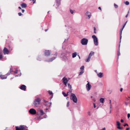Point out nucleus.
I'll list each match as a JSON object with an SVG mask.
<instances>
[{
    "mask_svg": "<svg viewBox=\"0 0 130 130\" xmlns=\"http://www.w3.org/2000/svg\"><path fill=\"white\" fill-rule=\"evenodd\" d=\"M88 41V40L87 39L84 38L81 40V43L83 45H86L87 44Z\"/></svg>",
    "mask_w": 130,
    "mask_h": 130,
    "instance_id": "20e7f679",
    "label": "nucleus"
},
{
    "mask_svg": "<svg viewBox=\"0 0 130 130\" xmlns=\"http://www.w3.org/2000/svg\"><path fill=\"white\" fill-rule=\"evenodd\" d=\"M36 118H37V119L39 120H40L41 119H42V118H41L40 117H37Z\"/></svg>",
    "mask_w": 130,
    "mask_h": 130,
    "instance_id": "c756f323",
    "label": "nucleus"
},
{
    "mask_svg": "<svg viewBox=\"0 0 130 130\" xmlns=\"http://www.w3.org/2000/svg\"><path fill=\"white\" fill-rule=\"evenodd\" d=\"M56 58V57H54L51 58H50V59H49L45 60V61H46L47 62H52L53 60L54 59H55Z\"/></svg>",
    "mask_w": 130,
    "mask_h": 130,
    "instance_id": "1a4fd4ad",
    "label": "nucleus"
},
{
    "mask_svg": "<svg viewBox=\"0 0 130 130\" xmlns=\"http://www.w3.org/2000/svg\"><path fill=\"white\" fill-rule=\"evenodd\" d=\"M18 14L19 16H21L22 15V14L21 12H19L18 13Z\"/></svg>",
    "mask_w": 130,
    "mask_h": 130,
    "instance_id": "4c0bfd02",
    "label": "nucleus"
},
{
    "mask_svg": "<svg viewBox=\"0 0 130 130\" xmlns=\"http://www.w3.org/2000/svg\"><path fill=\"white\" fill-rule=\"evenodd\" d=\"M122 90H123V89L122 88H121L120 89V91L121 92H122Z\"/></svg>",
    "mask_w": 130,
    "mask_h": 130,
    "instance_id": "5fc2aeb1",
    "label": "nucleus"
},
{
    "mask_svg": "<svg viewBox=\"0 0 130 130\" xmlns=\"http://www.w3.org/2000/svg\"><path fill=\"white\" fill-rule=\"evenodd\" d=\"M22 12L23 13H24V12L25 11V10L24 9H22Z\"/></svg>",
    "mask_w": 130,
    "mask_h": 130,
    "instance_id": "49530a36",
    "label": "nucleus"
},
{
    "mask_svg": "<svg viewBox=\"0 0 130 130\" xmlns=\"http://www.w3.org/2000/svg\"><path fill=\"white\" fill-rule=\"evenodd\" d=\"M130 98V97L129 96H128V98H127V100H129V99Z\"/></svg>",
    "mask_w": 130,
    "mask_h": 130,
    "instance_id": "8fccbe9b",
    "label": "nucleus"
},
{
    "mask_svg": "<svg viewBox=\"0 0 130 130\" xmlns=\"http://www.w3.org/2000/svg\"><path fill=\"white\" fill-rule=\"evenodd\" d=\"M114 6L115 8H118V5L115 4H114Z\"/></svg>",
    "mask_w": 130,
    "mask_h": 130,
    "instance_id": "72a5a7b5",
    "label": "nucleus"
},
{
    "mask_svg": "<svg viewBox=\"0 0 130 130\" xmlns=\"http://www.w3.org/2000/svg\"><path fill=\"white\" fill-rule=\"evenodd\" d=\"M94 108H95L96 107L94 103Z\"/></svg>",
    "mask_w": 130,
    "mask_h": 130,
    "instance_id": "864d4df0",
    "label": "nucleus"
},
{
    "mask_svg": "<svg viewBox=\"0 0 130 130\" xmlns=\"http://www.w3.org/2000/svg\"><path fill=\"white\" fill-rule=\"evenodd\" d=\"M128 126V125L126 123L124 125V126Z\"/></svg>",
    "mask_w": 130,
    "mask_h": 130,
    "instance_id": "c03bdc74",
    "label": "nucleus"
},
{
    "mask_svg": "<svg viewBox=\"0 0 130 130\" xmlns=\"http://www.w3.org/2000/svg\"><path fill=\"white\" fill-rule=\"evenodd\" d=\"M68 86L69 87V88L71 89V85L69 84H68Z\"/></svg>",
    "mask_w": 130,
    "mask_h": 130,
    "instance_id": "c9c22d12",
    "label": "nucleus"
},
{
    "mask_svg": "<svg viewBox=\"0 0 130 130\" xmlns=\"http://www.w3.org/2000/svg\"><path fill=\"white\" fill-rule=\"evenodd\" d=\"M63 81L64 84L66 86L67 83L68 82V80L67 78L65 77H64L63 79Z\"/></svg>",
    "mask_w": 130,
    "mask_h": 130,
    "instance_id": "f8f14e48",
    "label": "nucleus"
},
{
    "mask_svg": "<svg viewBox=\"0 0 130 130\" xmlns=\"http://www.w3.org/2000/svg\"><path fill=\"white\" fill-rule=\"evenodd\" d=\"M127 22V21H126L125 22V24L124 25V26H123V27L122 28V29L120 30V39H121V38H122L121 35H122V30H123V28L125 26V25H126V24Z\"/></svg>",
    "mask_w": 130,
    "mask_h": 130,
    "instance_id": "4468645a",
    "label": "nucleus"
},
{
    "mask_svg": "<svg viewBox=\"0 0 130 130\" xmlns=\"http://www.w3.org/2000/svg\"><path fill=\"white\" fill-rule=\"evenodd\" d=\"M84 66H82L80 68V69L81 70H83L84 69Z\"/></svg>",
    "mask_w": 130,
    "mask_h": 130,
    "instance_id": "473e14b6",
    "label": "nucleus"
},
{
    "mask_svg": "<svg viewBox=\"0 0 130 130\" xmlns=\"http://www.w3.org/2000/svg\"><path fill=\"white\" fill-rule=\"evenodd\" d=\"M61 0H57V4H59V5L60 4V1Z\"/></svg>",
    "mask_w": 130,
    "mask_h": 130,
    "instance_id": "f704fd0d",
    "label": "nucleus"
},
{
    "mask_svg": "<svg viewBox=\"0 0 130 130\" xmlns=\"http://www.w3.org/2000/svg\"><path fill=\"white\" fill-rule=\"evenodd\" d=\"M88 83L86 85V88L87 91H88L91 88V85L89 84V83L88 81H87Z\"/></svg>",
    "mask_w": 130,
    "mask_h": 130,
    "instance_id": "0eeeda50",
    "label": "nucleus"
},
{
    "mask_svg": "<svg viewBox=\"0 0 130 130\" xmlns=\"http://www.w3.org/2000/svg\"><path fill=\"white\" fill-rule=\"evenodd\" d=\"M84 72L83 70L82 71L79 73V75H82Z\"/></svg>",
    "mask_w": 130,
    "mask_h": 130,
    "instance_id": "7c9ffc66",
    "label": "nucleus"
},
{
    "mask_svg": "<svg viewBox=\"0 0 130 130\" xmlns=\"http://www.w3.org/2000/svg\"><path fill=\"white\" fill-rule=\"evenodd\" d=\"M18 8L20 9H21V8L20 7H19Z\"/></svg>",
    "mask_w": 130,
    "mask_h": 130,
    "instance_id": "4d7b16f0",
    "label": "nucleus"
},
{
    "mask_svg": "<svg viewBox=\"0 0 130 130\" xmlns=\"http://www.w3.org/2000/svg\"><path fill=\"white\" fill-rule=\"evenodd\" d=\"M0 77L2 79H6L7 78V76H4L2 75H0Z\"/></svg>",
    "mask_w": 130,
    "mask_h": 130,
    "instance_id": "6ab92c4d",
    "label": "nucleus"
},
{
    "mask_svg": "<svg viewBox=\"0 0 130 130\" xmlns=\"http://www.w3.org/2000/svg\"><path fill=\"white\" fill-rule=\"evenodd\" d=\"M128 14L125 17L127 18L128 16Z\"/></svg>",
    "mask_w": 130,
    "mask_h": 130,
    "instance_id": "338daca9",
    "label": "nucleus"
},
{
    "mask_svg": "<svg viewBox=\"0 0 130 130\" xmlns=\"http://www.w3.org/2000/svg\"><path fill=\"white\" fill-rule=\"evenodd\" d=\"M100 102L102 103H104V99L102 98H101L100 99Z\"/></svg>",
    "mask_w": 130,
    "mask_h": 130,
    "instance_id": "412c9836",
    "label": "nucleus"
},
{
    "mask_svg": "<svg viewBox=\"0 0 130 130\" xmlns=\"http://www.w3.org/2000/svg\"><path fill=\"white\" fill-rule=\"evenodd\" d=\"M97 75L99 77L102 78L103 76V73H102L100 72L97 74Z\"/></svg>",
    "mask_w": 130,
    "mask_h": 130,
    "instance_id": "dca6fc26",
    "label": "nucleus"
},
{
    "mask_svg": "<svg viewBox=\"0 0 130 130\" xmlns=\"http://www.w3.org/2000/svg\"><path fill=\"white\" fill-rule=\"evenodd\" d=\"M29 112L32 115H34L36 113V110L34 109H30L29 111Z\"/></svg>",
    "mask_w": 130,
    "mask_h": 130,
    "instance_id": "423d86ee",
    "label": "nucleus"
},
{
    "mask_svg": "<svg viewBox=\"0 0 130 130\" xmlns=\"http://www.w3.org/2000/svg\"><path fill=\"white\" fill-rule=\"evenodd\" d=\"M85 14L86 16H87L89 19H90L91 17V13L90 12H87Z\"/></svg>",
    "mask_w": 130,
    "mask_h": 130,
    "instance_id": "ddd939ff",
    "label": "nucleus"
},
{
    "mask_svg": "<svg viewBox=\"0 0 130 130\" xmlns=\"http://www.w3.org/2000/svg\"><path fill=\"white\" fill-rule=\"evenodd\" d=\"M21 5L22 8H25L27 7L26 4L24 3H23L21 4Z\"/></svg>",
    "mask_w": 130,
    "mask_h": 130,
    "instance_id": "2eb2a0df",
    "label": "nucleus"
},
{
    "mask_svg": "<svg viewBox=\"0 0 130 130\" xmlns=\"http://www.w3.org/2000/svg\"><path fill=\"white\" fill-rule=\"evenodd\" d=\"M90 55H89L88 58L86 59V62H89L90 60V59L91 58V57H90Z\"/></svg>",
    "mask_w": 130,
    "mask_h": 130,
    "instance_id": "a211bd4d",
    "label": "nucleus"
},
{
    "mask_svg": "<svg viewBox=\"0 0 130 130\" xmlns=\"http://www.w3.org/2000/svg\"><path fill=\"white\" fill-rule=\"evenodd\" d=\"M117 128L119 129H121L123 128L122 127H121L120 126H117Z\"/></svg>",
    "mask_w": 130,
    "mask_h": 130,
    "instance_id": "e433bc0d",
    "label": "nucleus"
},
{
    "mask_svg": "<svg viewBox=\"0 0 130 130\" xmlns=\"http://www.w3.org/2000/svg\"><path fill=\"white\" fill-rule=\"evenodd\" d=\"M105 127H104L103 128L101 129L100 130H105Z\"/></svg>",
    "mask_w": 130,
    "mask_h": 130,
    "instance_id": "09e8293b",
    "label": "nucleus"
},
{
    "mask_svg": "<svg viewBox=\"0 0 130 130\" xmlns=\"http://www.w3.org/2000/svg\"><path fill=\"white\" fill-rule=\"evenodd\" d=\"M3 58V56L2 55H0V59H2Z\"/></svg>",
    "mask_w": 130,
    "mask_h": 130,
    "instance_id": "a19ab883",
    "label": "nucleus"
},
{
    "mask_svg": "<svg viewBox=\"0 0 130 130\" xmlns=\"http://www.w3.org/2000/svg\"><path fill=\"white\" fill-rule=\"evenodd\" d=\"M70 98V99L72 100L74 103H77V99L74 94L71 93Z\"/></svg>",
    "mask_w": 130,
    "mask_h": 130,
    "instance_id": "f257e3e1",
    "label": "nucleus"
},
{
    "mask_svg": "<svg viewBox=\"0 0 130 130\" xmlns=\"http://www.w3.org/2000/svg\"><path fill=\"white\" fill-rule=\"evenodd\" d=\"M70 11L72 14H73V13L75 12V10H73L71 9L70 10Z\"/></svg>",
    "mask_w": 130,
    "mask_h": 130,
    "instance_id": "a878e982",
    "label": "nucleus"
},
{
    "mask_svg": "<svg viewBox=\"0 0 130 130\" xmlns=\"http://www.w3.org/2000/svg\"><path fill=\"white\" fill-rule=\"evenodd\" d=\"M120 55V51H119L118 52V56H119V55Z\"/></svg>",
    "mask_w": 130,
    "mask_h": 130,
    "instance_id": "ea45409f",
    "label": "nucleus"
},
{
    "mask_svg": "<svg viewBox=\"0 0 130 130\" xmlns=\"http://www.w3.org/2000/svg\"><path fill=\"white\" fill-rule=\"evenodd\" d=\"M48 30V29H46L45 30V31L46 32Z\"/></svg>",
    "mask_w": 130,
    "mask_h": 130,
    "instance_id": "0e129e2a",
    "label": "nucleus"
},
{
    "mask_svg": "<svg viewBox=\"0 0 130 130\" xmlns=\"http://www.w3.org/2000/svg\"><path fill=\"white\" fill-rule=\"evenodd\" d=\"M129 128H127L126 129V130H129Z\"/></svg>",
    "mask_w": 130,
    "mask_h": 130,
    "instance_id": "680f3d73",
    "label": "nucleus"
},
{
    "mask_svg": "<svg viewBox=\"0 0 130 130\" xmlns=\"http://www.w3.org/2000/svg\"><path fill=\"white\" fill-rule=\"evenodd\" d=\"M111 103V100H110L109 104H110Z\"/></svg>",
    "mask_w": 130,
    "mask_h": 130,
    "instance_id": "774afa93",
    "label": "nucleus"
},
{
    "mask_svg": "<svg viewBox=\"0 0 130 130\" xmlns=\"http://www.w3.org/2000/svg\"><path fill=\"white\" fill-rule=\"evenodd\" d=\"M62 93L63 95L65 97L67 96L68 95V93H67V94H66L64 92H62Z\"/></svg>",
    "mask_w": 130,
    "mask_h": 130,
    "instance_id": "b1692460",
    "label": "nucleus"
},
{
    "mask_svg": "<svg viewBox=\"0 0 130 130\" xmlns=\"http://www.w3.org/2000/svg\"><path fill=\"white\" fill-rule=\"evenodd\" d=\"M46 117H47V116H44V118H46Z\"/></svg>",
    "mask_w": 130,
    "mask_h": 130,
    "instance_id": "69168bd1",
    "label": "nucleus"
},
{
    "mask_svg": "<svg viewBox=\"0 0 130 130\" xmlns=\"http://www.w3.org/2000/svg\"><path fill=\"white\" fill-rule=\"evenodd\" d=\"M94 53L93 52H90L89 55H90V57H91V56L94 54Z\"/></svg>",
    "mask_w": 130,
    "mask_h": 130,
    "instance_id": "bb28decb",
    "label": "nucleus"
},
{
    "mask_svg": "<svg viewBox=\"0 0 130 130\" xmlns=\"http://www.w3.org/2000/svg\"><path fill=\"white\" fill-rule=\"evenodd\" d=\"M8 47L9 49V51H11L12 50V48L10 46H9Z\"/></svg>",
    "mask_w": 130,
    "mask_h": 130,
    "instance_id": "cd10ccee",
    "label": "nucleus"
},
{
    "mask_svg": "<svg viewBox=\"0 0 130 130\" xmlns=\"http://www.w3.org/2000/svg\"><path fill=\"white\" fill-rule=\"evenodd\" d=\"M69 102H68L67 104V107H68L69 106Z\"/></svg>",
    "mask_w": 130,
    "mask_h": 130,
    "instance_id": "3c124183",
    "label": "nucleus"
},
{
    "mask_svg": "<svg viewBox=\"0 0 130 130\" xmlns=\"http://www.w3.org/2000/svg\"><path fill=\"white\" fill-rule=\"evenodd\" d=\"M48 93L50 95H52L53 94V93L51 91L49 90L48 91Z\"/></svg>",
    "mask_w": 130,
    "mask_h": 130,
    "instance_id": "393cba45",
    "label": "nucleus"
},
{
    "mask_svg": "<svg viewBox=\"0 0 130 130\" xmlns=\"http://www.w3.org/2000/svg\"><path fill=\"white\" fill-rule=\"evenodd\" d=\"M18 71L17 70H16L15 71H14L13 72L15 74L17 73H18Z\"/></svg>",
    "mask_w": 130,
    "mask_h": 130,
    "instance_id": "79ce46f5",
    "label": "nucleus"
},
{
    "mask_svg": "<svg viewBox=\"0 0 130 130\" xmlns=\"http://www.w3.org/2000/svg\"><path fill=\"white\" fill-rule=\"evenodd\" d=\"M53 95H51V97L50 98V99L51 100L53 98Z\"/></svg>",
    "mask_w": 130,
    "mask_h": 130,
    "instance_id": "a18cd8bd",
    "label": "nucleus"
},
{
    "mask_svg": "<svg viewBox=\"0 0 130 130\" xmlns=\"http://www.w3.org/2000/svg\"><path fill=\"white\" fill-rule=\"evenodd\" d=\"M12 70V68H10V70L7 73V75H9L11 74V70Z\"/></svg>",
    "mask_w": 130,
    "mask_h": 130,
    "instance_id": "5701e85b",
    "label": "nucleus"
},
{
    "mask_svg": "<svg viewBox=\"0 0 130 130\" xmlns=\"http://www.w3.org/2000/svg\"><path fill=\"white\" fill-rule=\"evenodd\" d=\"M40 99L39 98H37L35 100L33 104L35 107H37L40 104Z\"/></svg>",
    "mask_w": 130,
    "mask_h": 130,
    "instance_id": "f03ea898",
    "label": "nucleus"
},
{
    "mask_svg": "<svg viewBox=\"0 0 130 130\" xmlns=\"http://www.w3.org/2000/svg\"><path fill=\"white\" fill-rule=\"evenodd\" d=\"M121 122H123V120L122 119H121Z\"/></svg>",
    "mask_w": 130,
    "mask_h": 130,
    "instance_id": "6e6d98bb",
    "label": "nucleus"
},
{
    "mask_svg": "<svg viewBox=\"0 0 130 130\" xmlns=\"http://www.w3.org/2000/svg\"><path fill=\"white\" fill-rule=\"evenodd\" d=\"M117 125L118 126H120V123L118 121H117Z\"/></svg>",
    "mask_w": 130,
    "mask_h": 130,
    "instance_id": "c85d7f7f",
    "label": "nucleus"
},
{
    "mask_svg": "<svg viewBox=\"0 0 130 130\" xmlns=\"http://www.w3.org/2000/svg\"><path fill=\"white\" fill-rule=\"evenodd\" d=\"M92 37L93 39L94 44L95 45H98V39L96 36L95 35H93L92 36Z\"/></svg>",
    "mask_w": 130,
    "mask_h": 130,
    "instance_id": "7ed1b4c3",
    "label": "nucleus"
},
{
    "mask_svg": "<svg viewBox=\"0 0 130 130\" xmlns=\"http://www.w3.org/2000/svg\"><path fill=\"white\" fill-rule=\"evenodd\" d=\"M110 108H111V104H110Z\"/></svg>",
    "mask_w": 130,
    "mask_h": 130,
    "instance_id": "e2e57ef3",
    "label": "nucleus"
},
{
    "mask_svg": "<svg viewBox=\"0 0 130 130\" xmlns=\"http://www.w3.org/2000/svg\"><path fill=\"white\" fill-rule=\"evenodd\" d=\"M130 117V114L129 113H128L127 115V117L128 118Z\"/></svg>",
    "mask_w": 130,
    "mask_h": 130,
    "instance_id": "37998d69",
    "label": "nucleus"
},
{
    "mask_svg": "<svg viewBox=\"0 0 130 130\" xmlns=\"http://www.w3.org/2000/svg\"><path fill=\"white\" fill-rule=\"evenodd\" d=\"M94 32L95 34L96 33V29L95 27H94Z\"/></svg>",
    "mask_w": 130,
    "mask_h": 130,
    "instance_id": "58836bf2",
    "label": "nucleus"
},
{
    "mask_svg": "<svg viewBox=\"0 0 130 130\" xmlns=\"http://www.w3.org/2000/svg\"><path fill=\"white\" fill-rule=\"evenodd\" d=\"M37 60L39 61H41L42 60L41 57V56H39L37 58Z\"/></svg>",
    "mask_w": 130,
    "mask_h": 130,
    "instance_id": "aec40b11",
    "label": "nucleus"
},
{
    "mask_svg": "<svg viewBox=\"0 0 130 130\" xmlns=\"http://www.w3.org/2000/svg\"><path fill=\"white\" fill-rule=\"evenodd\" d=\"M39 113H40V115L41 116L43 115L44 114V113L43 112V111L42 110H40L39 111Z\"/></svg>",
    "mask_w": 130,
    "mask_h": 130,
    "instance_id": "4be33fe9",
    "label": "nucleus"
},
{
    "mask_svg": "<svg viewBox=\"0 0 130 130\" xmlns=\"http://www.w3.org/2000/svg\"><path fill=\"white\" fill-rule=\"evenodd\" d=\"M98 9H100V10H101V7H99V8H98Z\"/></svg>",
    "mask_w": 130,
    "mask_h": 130,
    "instance_id": "bf43d9fd",
    "label": "nucleus"
},
{
    "mask_svg": "<svg viewBox=\"0 0 130 130\" xmlns=\"http://www.w3.org/2000/svg\"><path fill=\"white\" fill-rule=\"evenodd\" d=\"M44 102L45 103L48 102V101H45V100L44 101Z\"/></svg>",
    "mask_w": 130,
    "mask_h": 130,
    "instance_id": "052dcab7",
    "label": "nucleus"
},
{
    "mask_svg": "<svg viewBox=\"0 0 130 130\" xmlns=\"http://www.w3.org/2000/svg\"><path fill=\"white\" fill-rule=\"evenodd\" d=\"M3 51L4 54H8L10 52L5 47L4 48Z\"/></svg>",
    "mask_w": 130,
    "mask_h": 130,
    "instance_id": "6e6552de",
    "label": "nucleus"
},
{
    "mask_svg": "<svg viewBox=\"0 0 130 130\" xmlns=\"http://www.w3.org/2000/svg\"><path fill=\"white\" fill-rule=\"evenodd\" d=\"M25 126L24 125H21L19 127L16 126V130H24L25 129Z\"/></svg>",
    "mask_w": 130,
    "mask_h": 130,
    "instance_id": "39448f33",
    "label": "nucleus"
},
{
    "mask_svg": "<svg viewBox=\"0 0 130 130\" xmlns=\"http://www.w3.org/2000/svg\"><path fill=\"white\" fill-rule=\"evenodd\" d=\"M36 0H32V1H33V3L34 4L36 2Z\"/></svg>",
    "mask_w": 130,
    "mask_h": 130,
    "instance_id": "de8ad7c7",
    "label": "nucleus"
},
{
    "mask_svg": "<svg viewBox=\"0 0 130 130\" xmlns=\"http://www.w3.org/2000/svg\"><path fill=\"white\" fill-rule=\"evenodd\" d=\"M20 88L22 90L25 91L26 89V86L24 85H23L20 86Z\"/></svg>",
    "mask_w": 130,
    "mask_h": 130,
    "instance_id": "9b49d317",
    "label": "nucleus"
},
{
    "mask_svg": "<svg viewBox=\"0 0 130 130\" xmlns=\"http://www.w3.org/2000/svg\"><path fill=\"white\" fill-rule=\"evenodd\" d=\"M21 74V73H20ZM21 75H15V77H17V76H20Z\"/></svg>",
    "mask_w": 130,
    "mask_h": 130,
    "instance_id": "13d9d810",
    "label": "nucleus"
},
{
    "mask_svg": "<svg viewBox=\"0 0 130 130\" xmlns=\"http://www.w3.org/2000/svg\"><path fill=\"white\" fill-rule=\"evenodd\" d=\"M51 53L49 50H45L44 52V55L46 56H48Z\"/></svg>",
    "mask_w": 130,
    "mask_h": 130,
    "instance_id": "9d476101",
    "label": "nucleus"
},
{
    "mask_svg": "<svg viewBox=\"0 0 130 130\" xmlns=\"http://www.w3.org/2000/svg\"><path fill=\"white\" fill-rule=\"evenodd\" d=\"M125 105H127L128 104V103L126 102H125Z\"/></svg>",
    "mask_w": 130,
    "mask_h": 130,
    "instance_id": "603ef678",
    "label": "nucleus"
},
{
    "mask_svg": "<svg viewBox=\"0 0 130 130\" xmlns=\"http://www.w3.org/2000/svg\"><path fill=\"white\" fill-rule=\"evenodd\" d=\"M125 4L126 5H128L129 4V3L128 2L126 1L125 2Z\"/></svg>",
    "mask_w": 130,
    "mask_h": 130,
    "instance_id": "2f4dec72",
    "label": "nucleus"
},
{
    "mask_svg": "<svg viewBox=\"0 0 130 130\" xmlns=\"http://www.w3.org/2000/svg\"><path fill=\"white\" fill-rule=\"evenodd\" d=\"M77 55V53L76 52L73 53L72 54V58H74Z\"/></svg>",
    "mask_w": 130,
    "mask_h": 130,
    "instance_id": "f3484780",
    "label": "nucleus"
}]
</instances>
